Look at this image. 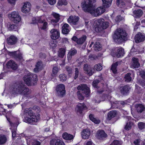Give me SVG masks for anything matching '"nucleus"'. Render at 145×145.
Instances as JSON below:
<instances>
[{"mask_svg":"<svg viewBox=\"0 0 145 145\" xmlns=\"http://www.w3.org/2000/svg\"><path fill=\"white\" fill-rule=\"evenodd\" d=\"M57 139H53L51 140L50 142V145H57Z\"/></svg>","mask_w":145,"mask_h":145,"instance_id":"obj_54","label":"nucleus"},{"mask_svg":"<svg viewBox=\"0 0 145 145\" xmlns=\"http://www.w3.org/2000/svg\"><path fill=\"white\" fill-rule=\"evenodd\" d=\"M84 11L86 12H88L96 16H98L103 13L102 8L101 7H98L95 9L93 6L91 7L90 6V7L88 8H86V9Z\"/></svg>","mask_w":145,"mask_h":145,"instance_id":"obj_8","label":"nucleus"},{"mask_svg":"<svg viewBox=\"0 0 145 145\" xmlns=\"http://www.w3.org/2000/svg\"><path fill=\"white\" fill-rule=\"evenodd\" d=\"M42 62L40 61H38L37 62V64L35 66H36V67L38 68L39 69H41L42 68Z\"/></svg>","mask_w":145,"mask_h":145,"instance_id":"obj_60","label":"nucleus"},{"mask_svg":"<svg viewBox=\"0 0 145 145\" xmlns=\"http://www.w3.org/2000/svg\"><path fill=\"white\" fill-rule=\"evenodd\" d=\"M48 2L50 4L53 5L56 3V0H49Z\"/></svg>","mask_w":145,"mask_h":145,"instance_id":"obj_63","label":"nucleus"},{"mask_svg":"<svg viewBox=\"0 0 145 145\" xmlns=\"http://www.w3.org/2000/svg\"><path fill=\"white\" fill-rule=\"evenodd\" d=\"M140 75L142 78L145 80V70L141 71Z\"/></svg>","mask_w":145,"mask_h":145,"instance_id":"obj_56","label":"nucleus"},{"mask_svg":"<svg viewBox=\"0 0 145 145\" xmlns=\"http://www.w3.org/2000/svg\"><path fill=\"white\" fill-rule=\"evenodd\" d=\"M37 106H34L32 108H26L23 110V120L24 122L31 124L37 122L39 118V116H37L32 110H36L39 109Z\"/></svg>","mask_w":145,"mask_h":145,"instance_id":"obj_1","label":"nucleus"},{"mask_svg":"<svg viewBox=\"0 0 145 145\" xmlns=\"http://www.w3.org/2000/svg\"><path fill=\"white\" fill-rule=\"evenodd\" d=\"M58 68L57 67H54L52 69L53 73L51 74L52 76L53 77L55 76L58 72Z\"/></svg>","mask_w":145,"mask_h":145,"instance_id":"obj_44","label":"nucleus"},{"mask_svg":"<svg viewBox=\"0 0 145 145\" xmlns=\"http://www.w3.org/2000/svg\"><path fill=\"white\" fill-rule=\"evenodd\" d=\"M66 52V49L63 48H59L57 52L58 56L59 57H63Z\"/></svg>","mask_w":145,"mask_h":145,"instance_id":"obj_30","label":"nucleus"},{"mask_svg":"<svg viewBox=\"0 0 145 145\" xmlns=\"http://www.w3.org/2000/svg\"><path fill=\"white\" fill-rule=\"evenodd\" d=\"M32 22L31 24H37V17H34L32 18Z\"/></svg>","mask_w":145,"mask_h":145,"instance_id":"obj_61","label":"nucleus"},{"mask_svg":"<svg viewBox=\"0 0 145 145\" xmlns=\"http://www.w3.org/2000/svg\"><path fill=\"white\" fill-rule=\"evenodd\" d=\"M135 107L138 113H142L145 109V106L142 104L136 105Z\"/></svg>","mask_w":145,"mask_h":145,"instance_id":"obj_25","label":"nucleus"},{"mask_svg":"<svg viewBox=\"0 0 145 145\" xmlns=\"http://www.w3.org/2000/svg\"><path fill=\"white\" fill-rule=\"evenodd\" d=\"M89 118L90 120L93 122L95 124H99L101 121L99 119H97L96 118H94V116L93 114H91L89 115Z\"/></svg>","mask_w":145,"mask_h":145,"instance_id":"obj_31","label":"nucleus"},{"mask_svg":"<svg viewBox=\"0 0 145 145\" xmlns=\"http://www.w3.org/2000/svg\"><path fill=\"white\" fill-rule=\"evenodd\" d=\"M133 13L136 18H139L142 15L143 12L141 9H139L134 10Z\"/></svg>","mask_w":145,"mask_h":145,"instance_id":"obj_26","label":"nucleus"},{"mask_svg":"<svg viewBox=\"0 0 145 145\" xmlns=\"http://www.w3.org/2000/svg\"><path fill=\"white\" fill-rule=\"evenodd\" d=\"M96 0H86V1L82 3V6L84 10L90 7L93 6V4L96 2ZM112 0H102L103 2V6L104 7L107 8L110 5Z\"/></svg>","mask_w":145,"mask_h":145,"instance_id":"obj_6","label":"nucleus"},{"mask_svg":"<svg viewBox=\"0 0 145 145\" xmlns=\"http://www.w3.org/2000/svg\"><path fill=\"white\" fill-rule=\"evenodd\" d=\"M110 145H121L120 142L118 140H114Z\"/></svg>","mask_w":145,"mask_h":145,"instance_id":"obj_57","label":"nucleus"},{"mask_svg":"<svg viewBox=\"0 0 145 145\" xmlns=\"http://www.w3.org/2000/svg\"><path fill=\"white\" fill-rule=\"evenodd\" d=\"M93 48L95 50H97V49H100L101 48V45L99 42H96L94 44Z\"/></svg>","mask_w":145,"mask_h":145,"instance_id":"obj_50","label":"nucleus"},{"mask_svg":"<svg viewBox=\"0 0 145 145\" xmlns=\"http://www.w3.org/2000/svg\"><path fill=\"white\" fill-rule=\"evenodd\" d=\"M27 144L28 143L29 145H40V142L33 139H29L27 140Z\"/></svg>","mask_w":145,"mask_h":145,"instance_id":"obj_33","label":"nucleus"},{"mask_svg":"<svg viewBox=\"0 0 145 145\" xmlns=\"http://www.w3.org/2000/svg\"><path fill=\"white\" fill-rule=\"evenodd\" d=\"M8 29L10 31H16L18 28V26L14 24H10L8 27Z\"/></svg>","mask_w":145,"mask_h":145,"instance_id":"obj_46","label":"nucleus"},{"mask_svg":"<svg viewBox=\"0 0 145 145\" xmlns=\"http://www.w3.org/2000/svg\"><path fill=\"white\" fill-rule=\"evenodd\" d=\"M138 127L140 130L143 129L145 128V123L142 122H139L138 123Z\"/></svg>","mask_w":145,"mask_h":145,"instance_id":"obj_52","label":"nucleus"},{"mask_svg":"<svg viewBox=\"0 0 145 145\" xmlns=\"http://www.w3.org/2000/svg\"><path fill=\"white\" fill-rule=\"evenodd\" d=\"M69 25L67 24H65L62 27V33L64 34H67L70 31L68 28L69 27Z\"/></svg>","mask_w":145,"mask_h":145,"instance_id":"obj_29","label":"nucleus"},{"mask_svg":"<svg viewBox=\"0 0 145 145\" xmlns=\"http://www.w3.org/2000/svg\"><path fill=\"white\" fill-rule=\"evenodd\" d=\"M74 72V79L76 80L78 78L79 76V71L78 69L77 68H75Z\"/></svg>","mask_w":145,"mask_h":145,"instance_id":"obj_53","label":"nucleus"},{"mask_svg":"<svg viewBox=\"0 0 145 145\" xmlns=\"http://www.w3.org/2000/svg\"><path fill=\"white\" fill-rule=\"evenodd\" d=\"M52 15L55 18V19H52L51 20V22L53 23H55L58 22L59 20L60 19V15L54 12L52 14Z\"/></svg>","mask_w":145,"mask_h":145,"instance_id":"obj_28","label":"nucleus"},{"mask_svg":"<svg viewBox=\"0 0 145 145\" xmlns=\"http://www.w3.org/2000/svg\"><path fill=\"white\" fill-rule=\"evenodd\" d=\"M77 53V51L75 49L71 50L68 52L67 56L68 60H70L72 58V56L76 54Z\"/></svg>","mask_w":145,"mask_h":145,"instance_id":"obj_34","label":"nucleus"},{"mask_svg":"<svg viewBox=\"0 0 145 145\" xmlns=\"http://www.w3.org/2000/svg\"><path fill=\"white\" fill-rule=\"evenodd\" d=\"M133 124V122L131 121H129L127 123L125 127V129L127 131L130 130L131 128L132 125Z\"/></svg>","mask_w":145,"mask_h":145,"instance_id":"obj_45","label":"nucleus"},{"mask_svg":"<svg viewBox=\"0 0 145 145\" xmlns=\"http://www.w3.org/2000/svg\"><path fill=\"white\" fill-rule=\"evenodd\" d=\"M140 66V64L138 59L135 57H133L131 67L133 69L138 68Z\"/></svg>","mask_w":145,"mask_h":145,"instance_id":"obj_21","label":"nucleus"},{"mask_svg":"<svg viewBox=\"0 0 145 145\" xmlns=\"http://www.w3.org/2000/svg\"><path fill=\"white\" fill-rule=\"evenodd\" d=\"M50 33L52 34L50 36L51 38L53 40L57 39L60 37V32L58 29H52L50 30Z\"/></svg>","mask_w":145,"mask_h":145,"instance_id":"obj_15","label":"nucleus"},{"mask_svg":"<svg viewBox=\"0 0 145 145\" xmlns=\"http://www.w3.org/2000/svg\"><path fill=\"white\" fill-rule=\"evenodd\" d=\"M44 21H45V20H42L41 17H37V24L38 23L42 24L43 23Z\"/></svg>","mask_w":145,"mask_h":145,"instance_id":"obj_59","label":"nucleus"},{"mask_svg":"<svg viewBox=\"0 0 145 145\" xmlns=\"http://www.w3.org/2000/svg\"><path fill=\"white\" fill-rule=\"evenodd\" d=\"M127 33L125 30L119 29L116 30L113 36V38L118 43H120L127 40Z\"/></svg>","mask_w":145,"mask_h":145,"instance_id":"obj_3","label":"nucleus"},{"mask_svg":"<svg viewBox=\"0 0 145 145\" xmlns=\"http://www.w3.org/2000/svg\"><path fill=\"white\" fill-rule=\"evenodd\" d=\"M79 18L78 16H71L67 19L68 22L71 25H76L78 24Z\"/></svg>","mask_w":145,"mask_h":145,"instance_id":"obj_17","label":"nucleus"},{"mask_svg":"<svg viewBox=\"0 0 145 145\" xmlns=\"http://www.w3.org/2000/svg\"><path fill=\"white\" fill-rule=\"evenodd\" d=\"M17 121L16 123H11L10 124L12 127L10 129L11 130L12 132V137L13 138L18 137V135L16 134V130L17 127L19 124V122L18 119H17Z\"/></svg>","mask_w":145,"mask_h":145,"instance_id":"obj_11","label":"nucleus"},{"mask_svg":"<svg viewBox=\"0 0 145 145\" xmlns=\"http://www.w3.org/2000/svg\"><path fill=\"white\" fill-rule=\"evenodd\" d=\"M103 18H100L95 20L93 25L95 31L97 32H101L107 28L109 25V23L107 22H104Z\"/></svg>","mask_w":145,"mask_h":145,"instance_id":"obj_5","label":"nucleus"},{"mask_svg":"<svg viewBox=\"0 0 145 145\" xmlns=\"http://www.w3.org/2000/svg\"><path fill=\"white\" fill-rule=\"evenodd\" d=\"M7 140L6 136L4 135H0V145L5 144Z\"/></svg>","mask_w":145,"mask_h":145,"instance_id":"obj_38","label":"nucleus"},{"mask_svg":"<svg viewBox=\"0 0 145 145\" xmlns=\"http://www.w3.org/2000/svg\"><path fill=\"white\" fill-rule=\"evenodd\" d=\"M100 82V80L99 79L94 80L92 83V85L93 88H99V87L98 86V85Z\"/></svg>","mask_w":145,"mask_h":145,"instance_id":"obj_42","label":"nucleus"},{"mask_svg":"<svg viewBox=\"0 0 145 145\" xmlns=\"http://www.w3.org/2000/svg\"><path fill=\"white\" fill-rule=\"evenodd\" d=\"M86 38V35H83L81 38L78 39L77 42V44H83L85 41Z\"/></svg>","mask_w":145,"mask_h":145,"instance_id":"obj_40","label":"nucleus"},{"mask_svg":"<svg viewBox=\"0 0 145 145\" xmlns=\"http://www.w3.org/2000/svg\"><path fill=\"white\" fill-rule=\"evenodd\" d=\"M116 115V112L115 111H111L108 112V119L110 120L115 117Z\"/></svg>","mask_w":145,"mask_h":145,"instance_id":"obj_37","label":"nucleus"},{"mask_svg":"<svg viewBox=\"0 0 145 145\" xmlns=\"http://www.w3.org/2000/svg\"><path fill=\"white\" fill-rule=\"evenodd\" d=\"M118 61H116L115 63H113L111 65L110 69L112 71V72L114 74L117 73V68L118 66Z\"/></svg>","mask_w":145,"mask_h":145,"instance_id":"obj_36","label":"nucleus"},{"mask_svg":"<svg viewBox=\"0 0 145 145\" xmlns=\"http://www.w3.org/2000/svg\"><path fill=\"white\" fill-rule=\"evenodd\" d=\"M145 39V37L141 33L138 32L135 37V40L136 43H138L143 41Z\"/></svg>","mask_w":145,"mask_h":145,"instance_id":"obj_18","label":"nucleus"},{"mask_svg":"<svg viewBox=\"0 0 145 145\" xmlns=\"http://www.w3.org/2000/svg\"><path fill=\"white\" fill-rule=\"evenodd\" d=\"M43 23L42 26L40 27V29L42 30H45L48 27V23L45 21H44Z\"/></svg>","mask_w":145,"mask_h":145,"instance_id":"obj_51","label":"nucleus"},{"mask_svg":"<svg viewBox=\"0 0 145 145\" xmlns=\"http://www.w3.org/2000/svg\"><path fill=\"white\" fill-rule=\"evenodd\" d=\"M63 138L66 140H71L73 138V135L68 134L67 133L65 132L63 133L62 135Z\"/></svg>","mask_w":145,"mask_h":145,"instance_id":"obj_32","label":"nucleus"},{"mask_svg":"<svg viewBox=\"0 0 145 145\" xmlns=\"http://www.w3.org/2000/svg\"><path fill=\"white\" fill-rule=\"evenodd\" d=\"M126 0H116L117 4L118 5H120V7L122 8L125 6Z\"/></svg>","mask_w":145,"mask_h":145,"instance_id":"obj_39","label":"nucleus"},{"mask_svg":"<svg viewBox=\"0 0 145 145\" xmlns=\"http://www.w3.org/2000/svg\"><path fill=\"white\" fill-rule=\"evenodd\" d=\"M123 19V17H121L120 15H118L117 16L115 19V22L116 23H118L122 20Z\"/></svg>","mask_w":145,"mask_h":145,"instance_id":"obj_49","label":"nucleus"},{"mask_svg":"<svg viewBox=\"0 0 145 145\" xmlns=\"http://www.w3.org/2000/svg\"><path fill=\"white\" fill-rule=\"evenodd\" d=\"M130 89V86L128 85L121 86L120 88V93L123 95H128Z\"/></svg>","mask_w":145,"mask_h":145,"instance_id":"obj_13","label":"nucleus"},{"mask_svg":"<svg viewBox=\"0 0 145 145\" xmlns=\"http://www.w3.org/2000/svg\"><path fill=\"white\" fill-rule=\"evenodd\" d=\"M87 109V107L84 103H78L75 108L77 112L80 114H82L83 112H85Z\"/></svg>","mask_w":145,"mask_h":145,"instance_id":"obj_10","label":"nucleus"},{"mask_svg":"<svg viewBox=\"0 0 145 145\" xmlns=\"http://www.w3.org/2000/svg\"><path fill=\"white\" fill-rule=\"evenodd\" d=\"M131 74L130 73H128L125 75L124 79L125 81L127 82H129L131 81L132 78L131 77Z\"/></svg>","mask_w":145,"mask_h":145,"instance_id":"obj_41","label":"nucleus"},{"mask_svg":"<svg viewBox=\"0 0 145 145\" xmlns=\"http://www.w3.org/2000/svg\"><path fill=\"white\" fill-rule=\"evenodd\" d=\"M78 91L77 92V95L78 99L80 100H83L84 97L83 94H84L86 97H88L90 94V91L89 88L86 84H81L77 87Z\"/></svg>","mask_w":145,"mask_h":145,"instance_id":"obj_4","label":"nucleus"},{"mask_svg":"<svg viewBox=\"0 0 145 145\" xmlns=\"http://www.w3.org/2000/svg\"><path fill=\"white\" fill-rule=\"evenodd\" d=\"M135 145H140V141L138 139L135 140L133 142Z\"/></svg>","mask_w":145,"mask_h":145,"instance_id":"obj_64","label":"nucleus"},{"mask_svg":"<svg viewBox=\"0 0 145 145\" xmlns=\"http://www.w3.org/2000/svg\"><path fill=\"white\" fill-rule=\"evenodd\" d=\"M93 69L97 71H100L102 69V67L101 64H98L94 66Z\"/></svg>","mask_w":145,"mask_h":145,"instance_id":"obj_48","label":"nucleus"},{"mask_svg":"<svg viewBox=\"0 0 145 145\" xmlns=\"http://www.w3.org/2000/svg\"><path fill=\"white\" fill-rule=\"evenodd\" d=\"M8 54L10 56H12L16 59H18L19 60H22L23 58L21 54L19 53L17 54L16 51L9 52Z\"/></svg>","mask_w":145,"mask_h":145,"instance_id":"obj_22","label":"nucleus"},{"mask_svg":"<svg viewBox=\"0 0 145 145\" xmlns=\"http://www.w3.org/2000/svg\"><path fill=\"white\" fill-rule=\"evenodd\" d=\"M23 80L26 84L29 86L36 84L38 79L37 75L34 74L29 76L24 77Z\"/></svg>","mask_w":145,"mask_h":145,"instance_id":"obj_7","label":"nucleus"},{"mask_svg":"<svg viewBox=\"0 0 145 145\" xmlns=\"http://www.w3.org/2000/svg\"><path fill=\"white\" fill-rule=\"evenodd\" d=\"M18 39L17 37L14 35H11L7 39L8 44L10 45L15 44L16 43Z\"/></svg>","mask_w":145,"mask_h":145,"instance_id":"obj_19","label":"nucleus"},{"mask_svg":"<svg viewBox=\"0 0 145 145\" xmlns=\"http://www.w3.org/2000/svg\"><path fill=\"white\" fill-rule=\"evenodd\" d=\"M12 91L14 94H20L24 95H29V89L22 82H16L12 86Z\"/></svg>","mask_w":145,"mask_h":145,"instance_id":"obj_2","label":"nucleus"},{"mask_svg":"<svg viewBox=\"0 0 145 145\" xmlns=\"http://www.w3.org/2000/svg\"><path fill=\"white\" fill-rule=\"evenodd\" d=\"M56 93L57 96L63 97L66 93L65 85L63 84L57 85L56 87Z\"/></svg>","mask_w":145,"mask_h":145,"instance_id":"obj_9","label":"nucleus"},{"mask_svg":"<svg viewBox=\"0 0 145 145\" xmlns=\"http://www.w3.org/2000/svg\"><path fill=\"white\" fill-rule=\"evenodd\" d=\"M81 135L83 139H87L90 136V132L89 129H84L82 132Z\"/></svg>","mask_w":145,"mask_h":145,"instance_id":"obj_24","label":"nucleus"},{"mask_svg":"<svg viewBox=\"0 0 145 145\" xmlns=\"http://www.w3.org/2000/svg\"><path fill=\"white\" fill-rule=\"evenodd\" d=\"M96 136L98 139L103 140L107 137V135L104 130H99L96 133Z\"/></svg>","mask_w":145,"mask_h":145,"instance_id":"obj_16","label":"nucleus"},{"mask_svg":"<svg viewBox=\"0 0 145 145\" xmlns=\"http://www.w3.org/2000/svg\"><path fill=\"white\" fill-rule=\"evenodd\" d=\"M57 145H65L64 143L59 139H57Z\"/></svg>","mask_w":145,"mask_h":145,"instance_id":"obj_62","label":"nucleus"},{"mask_svg":"<svg viewBox=\"0 0 145 145\" xmlns=\"http://www.w3.org/2000/svg\"><path fill=\"white\" fill-rule=\"evenodd\" d=\"M8 67L11 68L13 70H16L17 68V64H16L14 61L12 60L9 61L7 63Z\"/></svg>","mask_w":145,"mask_h":145,"instance_id":"obj_23","label":"nucleus"},{"mask_svg":"<svg viewBox=\"0 0 145 145\" xmlns=\"http://www.w3.org/2000/svg\"><path fill=\"white\" fill-rule=\"evenodd\" d=\"M66 70L69 74H72V68L69 66H67Z\"/></svg>","mask_w":145,"mask_h":145,"instance_id":"obj_58","label":"nucleus"},{"mask_svg":"<svg viewBox=\"0 0 145 145\" xmlns=\"http://www.w3.org/2000/svg\"><path fill=\"white\" fill-rule=\"evenodd\" d=\"M68 3L66 0H58L57 5L58 6H61L63 5H66Z\"/></svg>","mask_w":145,"mask_h":145,"instance_id":"obj_43","label":"nucleus"},{"mask_svg":"<svg viewBox=\"0 0 145 145\" xmlns=\"http://www.w3.org/2000/svg\"><path fill=\"white\" fill-rule=\"evenodd\" d=\"M83 69L85 73L89 76H91L93 74V68L87 63L84 65Z\"/></svg>","mask_w":145,"mask_h":145,"instance_id":"obj_14","label":"nucleus"},{"mask_svg":"<svg viewBox=\"0 0 145 145\" xmlns=\"http://www.w3.org/2000/svg\"><path fill=\"white\" fill-rule=\"evenodd\" d=\"M39 57L40 58L42 59H45L46 57V55L44 53L40 52L39 54Z\"/></svg>","mask_w":145,"mask_h":145,"instance_id":"obj_55","label":"nucleus"},{"mask_svg":"<svg viewBox=\"0 0 145 145\" xmlns=\"http://www.w3.org/2000/svg\"><path fill=\"white\" fill-rule=\"evenodd\" d=\"M11 20L15 23H18L21 20V17L19 14L16 11L12 12L10 14Z\"/></svg>","mask_w":145,"mask_h":145,"instance_id":"obj_12","label":"nucleus"},{"mask_svg":"<svg viewBox=\"0 0 145 145\" xmlns=\"http://www.w3.org/2000/svg\"><path fill=\"white\" fill-rule=\"evenodd\" d=\"M31 5L30 3L28 2H27L24 3L22 9V11L25 13H28L31 10Z\"/></svg>","mask_w":145,"mask_h":145,"instance_id":"obj_20","label":"nucleus"},{"mask_svg":"<svg viewBox=\"0 0 145 145\" xmlns=\"http://www.w3.org/2000/svg\"><path fill=\"white\" fill-rule=\"evenodd\" d=\"M7 111V110L5 109H3V111H2L3 114V115H5V116L6 117L7 121L9 122L10 124L11 123H14L10 121V117L11 116V112H7L6 114V112Z\"/></svg>","mask_w":145,"mask_h":145,"instance_id":"obj_27","label":"nucleus"},{"mask_svg":"<svg viewBox=\"0 0 145 145\" xmlns=\"http://www.w3.org/2000/svg\"><path fill=\"white\" fill-rule=\"evenodd\" d=\"M60 80L62 82L65 81L67 79V76L65 74H60L59 76Z\"/></svg>","mask_w":145,"mask_h":145,"instance_id":"obj_47","label":"nucleus"},{"mask_svg":"<svg viewBox=\"0 0 145 145\" xmlns=\"http://www.w3.org/2000/svg\"><path fill=\"white\" fill-rule=\"evenodd\" d=\"M116 56L118 57H121L124 54V49L122 48H119L117 50Z\"/></svg>","mask_w":145,"mask_h":145,"instance_id":"obj_35","label":"nucleus"}]
</instances>
